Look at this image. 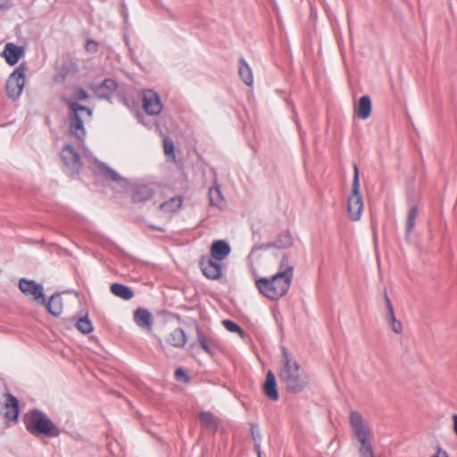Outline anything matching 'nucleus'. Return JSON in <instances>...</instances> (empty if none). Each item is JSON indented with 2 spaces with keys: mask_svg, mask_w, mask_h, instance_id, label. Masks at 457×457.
Instances as JSON below:
<instances>
[{
  "mask_svg": "<svg viewBox=\"0 0 457 457\" xmlns=\"http://www.w3.org/2000/svg\"><path fill=\"white\" fill-rule=\"evenodd\" d=\"M272 264L277 266L275 274L256 278L255 287L262 295L277 301L288 292L293 280L294 267L286 254L274 257Z\"/></svg>",
  "mask_w": 457,
  "mask_h": 457,
  "instance_id": "1",
  "label": "nucleus"
},
{
  "mask_svg": "<svg viewBox=\"0 0 457 457\" xmlns=\"http://www.w3.org/2000/svg\"><path fill=\"white\" fill-rule=\"evenodd\" d=\"M299 369L298 363L290 358L286 349H283V357L278 378L280 382L285 385L286 388L289 391L300 392L308 383L307 378L300 374Z\"/></svg>",
  "mask_w": 457,
  "mask_h": 457,
  "instance_id": "2",
  "label": "nucleus"
},
{
  "mask_svg": "<svg viewBox=\"0 0 457 457\" xmlns=\"http://www.w3.org/2000/svg\"><path fill=\"white\" fill-rule=\"evenodd\" d=\"M24 425L31 434L46 435L51 437H56L60 435L58 428L48 418V416L39 411H31L27 412L23 418Z\"/></svg>",
  "mask_w": 457,
  "mask_h": 457,
  "instance_id": "3",
  "label": "nucleus"
},
{
  "mask_svg": "<svg viewBox=\"0 0 457 457\" xmlns=\"http://www.w3.org/2000/svg\"><path fill=\"white\" fill-rule=\"evenodd\" d=\"M353 171L352 192L347 201V213L351 220L357 221L363 212V201L360 193L359 170L356 164L353 165Z\"/></svg>",
  "mask_w": 457,
  "mask_h": 457,
  "instance_id": "4",
  "label": "nucleus"
},
{
  "mask_svg": "<svg viewBox=\"0 0 457 457\" xmlns=\"http://www.w3.org/2000/svg\"><path fill=\"white\" fill-rule=\"evenodd\" d=\"M68 104L73 112L70 123V131L78 139L82 140L85 137L84 122L91 119L92 111L72 101H69Z\"/></svg>",
  "mask_w": 457,
  "mask_h": 457,
  "instance_id": "5",
  "label": "nucleus"
},
{
  "mask_svg": "<svg viewBox=\"0 0 457 457\" xmlns=\"http://www.w3.org/2000/svg\"><path fill=\"white\" fill-rule=\"evenodd\" d=\"M349 420L353 435L360 444L364 445L371 443L372 433L363 417L357 411H352Z\"/></svg>",
  "mask_w": 457,
  "mask_h": 457,
  "instance_id": "6",
  "label": "nucleus"
},
{
  "mask_svg": "<svg viewBox=\"0 0 457 457\" xmlns=\"http://www.w3.org/2000/svg\"><path fill=\"white\" fill-rule=\"evenodd\" d=\"M25 71L26 68L21 64L9 76L6 81V92L10 98H18L25 85Z\"/></svg>",
  "mask_w": 457,
  "mask_h": 457,
  "instance_id": "7",
  "label": "nucleus"
},
{
  "mask_svg": "<svg viewBox=\"0 0 457 457\" xmlns=\"http://www.w3.org/2000/svg\"><path fill=\"white\" fill-rule=\"evenodd\" d=\"M19 288L24 295L31 297L37 304L43 305L46 303L44 288L41 284L36 283L33 280L21 278Z\"/></svg>",
  "mask_w": 457,
  "mask_h": 457,
  "instance_id": "8",
  "label": "nucleus"
},
{
  "mask_svg": "<svg viewBox=\"0 0 457 457\" xmlns=\"http://www.w3.org/2000/svg\"><path fill=\"white\" fill-rule=\"evenodd\" d=\"M203 274L209 279L216 280L221 277V263L209 256H203L200 260Z\"/></svg>",
  "mask_w": 457,
  "mask_h": 457,
  "instance_id": "9",
  "label": "nucleus"
},
{
  "mask_svg": "<svg viewBox=\"0 0 457 457\" xmlns=\"http://www.w3.org/2000/svg\"><path fill=\"white\" fill-rule=\"evenodd\" d=\"M143 107L150 115H157L162 112V104L159 96L153 90H145L142 94Z\"/></svg>",
  "mask_w": 457,
  "mask_h": 457,
  "instance_id": "10",
  "label": "nucleus"
},
{
  "mask_svg": "<svg viewBox=\"0 0 457 457\" xmlns=\"http://www.w3.org/2000/svg\"><path fill=\"white\" fill-rule=\"evenodd\" d=\"M231 253V247L224 240H215L210 248V256L212 259L221 263Z\"/></svg>",
  "mask_w": 457,
  "mask_h": 457,
  "instance_id": "11",
  "label": "nucleus"
},
{
  "mask_svg": "<svg viewBox=\"0 0 457 457\" xmlns=\"http://www.w3.org/2000/svg\"><path fill=\"white\" fill-rule=\"evenodd\" d=\"M61 157L65 165L72 171H78L80 168V157L71 145H66L62 149Z\"/></svg>",
  "mask_w": 457,
  "mask_h": 457,
  "instance_id": "12",
  "label": "nucleus"
},
{
  "mask_svg": "<svg viewBox=\"0 0 457 457\" xmlns=\"http://www.w3.org/2000/svg\"><path fill=\"white\" fill-rule=\"evenodd\" d=\"M23 47L13 43H7L3 51V57L9 65H15L23 55Z\"/></svg>",
  "mask_w": 457,
  "mask_h": 457,
  "instance_id": "13",
  "label": "nucleus"
},
{
  "mask_svg": "<svg viewBox=\"0 0 457 457\" xmlns=\"http://www.w3.org/2000/svg\"><path fill=\"white\" fill-rule=\"evenodd\" d=\"M134 320L136 324L147 330L151 331L153 328V316L150 312L145 309L138 308L134 312Z\"/></svg>",
  "mask_w": 457,
  "mask_h": 457,
  "instance_id": "14",
  "label": "nucleus"
},
{
  "mask_svg": "<svg viewBox=\"0 0 457 457\" xmlns=\"http://www.w3.org/2000/svg\"><path fill=\"white\" fill-rule=\"evenodd\" d=\"M19 416V401L16 397L11 395H6V402L4 403V417L10 421L17 420Z\"/></svg>",
  "mask_w": 457,
  "mask_h": 457,
  "instance_id": "15",
  "label": "nucleus"
},
{
  "mask_svg": "<svg viewBox=\"0 0 457 457\" xmlns=\"http://www.w3.org/2000/svg\"><path fill=\"white\" fill-rule=\"evenodd\" d=\"M263 391L266 396L270 400L276 401L278 399L276 378L271 370H269L267 373L266 380L263 385Z\"/></svg>",
  "mask_w": 457,
  "mask_h": 457,
  "instance_id": "16",
  "label": "nucleus"
},
{
  "mask_svg": "<svg viewBox=\"0 0 457 457\" xmlns=\"http://www.w3.org/2000/svg\"><path fill=\"white\" fill-rule=\"evenodd\" d=\"M385 300L387 307L386 317L390 324L391 329L396 334H401L403 329V324L401 321L396 320L395 315L394 313L393 304L386 293H385Z\"/></svg>",
  "mask_w": 457,
  "mask_h": 457,
  "instance_id": "17",
  "label": "nucleus"
},
{
  "mask_svg": "<svg viewBox=\"0 0 457 457\" xmlns=\"http://www.w3.org/2000/svg\"><path fill=\"white\" fill-rule=\"evenodd\" d=\"M187 338L182 328L173 329L167 337V343L173 347L182 348L187 344Z\"/></svg>",
  "mask_w": 457,
  "mask_h": 457,
  "instance_id": "18",
  "label": "nucleus"
},
{
  "mask_svg": "<svg viewBox=\"0 0 457 457\" xmlns=\"http://www.w3.org/2000/svg\"><path fill=\"white\" fill-rule=\"evenodd\" d=\"M118 84L112 79H105L100 86H92L91 89L100 97H106L109 94L114 92Z\"/></svg>",
  "mask_w": 457,
  "mask_h": 457,
  "instance_id": "19",
  "label": "nucleus"
},
{
  "mask_svg": "<svg viewBox=\"0 0 457 457\" xmlns=\"http://www.w3.org/2000/svg\"><path fill=\"white\" fill-rule=\"evenodd\" d=\"M370 112L371 101L370 97L367 96H361L355 107L356 115L362 120H366L370 116Z\"/></svg>",
  "mask_w": 457,
  "mask_h": 457,
  "instance_id": "20",
  "label": "nucleus"
},
{
  "mask_svg": "<svg viewBox=\"0 0 457 457\" xmlns=\"http://www.w3.org/2000/svg\"><path fill=\"white\" fill-rule=\"evenodd\" d=\"M47 311L53 316H59L63 311V303L61 295L55 294L52 295L46 305Z\"/></svg>",
  "mask_w": 457,
  "mask_h": 457,
  "instance_id": "21",
  "label": "nucleus"
},
{
  "mask_svg": "<svg viewBox=\"0 0 457 457\" xmlns=\"http://www.w3.org/2000/svg\"><path fill=\"white\" fill-rule=\"evenodd\" d=\"M197 339L205 353L212 354L216 350L217 345L215 340L206 337L201 329H197Z\"/></svg>",
  "mask_w": 457,
  "mask_h": 457,
  "instance_id": "22",
  "label": "nucleus"
},
{
  "mask_svg": "<svg viewBox=\"0 0 457 457\" xmlns=\"http://www.w3.org/2000/svg\"><path fill=\"white\" fill-rule=\"evenodd\" d=\"M111 292L123 300H130L134 296V292L129 287L119 283L112 284Z\"/></svg>",
  "mask_w": 457,
  "mask_h": 457,
  "instance_id": "23",
  "label": "nucleus"
},
{
  "mask_svg": "<svg viewBox=\"0 0 457 457\" xmlns=\"http://www.w3.org/2000/svg\"><path fill=\"white\" fill-rule=\"evenodd\" d=\"M209 199L212 205L222 209L226 205V201L219 187H213L209 190Z\"/></svg>",
  "mask_w": 457,
  "mask_h": 457,
  "instance_id": "24",
  "label": "nucleus"
},
{
  "mask_svg": "<svg viewBox=\"0 0 457 457\" xmlns=\"http://www.w3.org/2000/svg\"><path fill=\"white\" fill-rule=\"evenodd\" d=\"M238 73L242 80L247 85L252 86L253 83V78L252 70L244 59L239 61Z\"/></svg>",
  "mask_w": 457,
  "mask_h": 457,
  "instance_id": "25",
  "label": "nucleus"
},
{
  "mask_svg": "<svg viewBox=\"0 0 457 457\" xmlns=\"http://www.w3.org/2000/svg\"><path fill=\"white\" fill-rule=\"evenodd\" d=\"M183 199L180 196L172 197L160 205L162 211L166 212H175L182 205Z\"/></svg>",
  "mask_w": 457,
  "mask_h": 457,
  "instance_id": "26",
  "label": "nucleus"
},
{
  "mask_svg": "<svg viewBox=\"0 0 457 457\" xmlns=\"http://www.w3.org/2000/svg\"><path fill=\"white\" fill-rule=\"evenodd\" d=\"M199 420L208 428H216L218 426L216 417L210 411H202L199 414Z\"/></svg>",
  "mask_w": 457,
  "mask_h": 457,
  "instance_id": "27",
  "label": "nucleus"
},
{
  "mask_svg": "<svg viewBox=\"0 0 457 457\" xmlns=\"http://www.w3.org/2000/svg\"><path fill=\"white\" fill-rule=\"evenodd\" d=\"M151 196H152V190L147 186L138 187L136 189L134 195H133L134 200L138 201V202L148 200Z\"/></svg>",
  "mask_w": 457,
  "mask_h": 457,
  "instance_id": "28",
  "label": "nucleus"
},
{
  "mask_svg": "<svg viewBox=\"0 0 457 457\" xmlns=\"http://www.w3.org/2000/svg\"><path fill=\"white\" fill-rule=\"evenodd\" d=\"M418 217V208L413 206L410 209L407 215V225H406V233L410 235L415 226V220Z\"/></svg>",
  "mask_w": 457,
  "mask_h": 457,
  "instance_id": "29",
  "label": "nucleus"
},
{
  "mask_svg": "<svg viewBox=\"0 0 457 457\" xmlns=\"http://www.w3.org/2000/svg\"><path fill=\"white\" fill-rule=\"evenodd\" d=\"M77 328L84 334H88L93 331L92 323L87 317L80 318L77 321Z\"/></svg>",
  "mask_w": 457,
  "mask_h": 457,
  "instance_id": "30",
  "label": "nucleus"
},
{
  "mask_svg": "<svg viewBox=\"0 0 457 457\" xmlns=\"http://www.w3.org/2000/svg\"><path fill=\"white\" fill-rule=\"evenodd\" d=\"M222 324L230 332L238 333L239 335L243 334V330L241 329V328L231 320H223Z\"/></svg>",
  "mask_w": 457,
  "mask_h": 457,
  "instance_id": "31",
  "label": "nucleus"
},
{
  "mask_svg": "<svg viewBox=\"0 0 457 457\" xmlns=\"http://www.w3.org/2000/svg\"><path fill=\"white\" fill-rule=\"evenodd\" d=\"M359 453L361 457H374L371 443L361 445Z\"/></svg>",
  "mask_w": 457,
  "mask_h": 457,
  "instance_id": "32",
  "label": "nucleus"
},
{
  "mask_svg": "<svg viewBox=\"0 0 457 457\" xmlns=\"http://www.w3.org/2000/svg\"><path fill=\"white\" fill-rule=\"evenodd\" d=\"M163 150L167 155H172V157H174V145L171 140L164 138Z\"/></svg>",
  "mask_w": 457,
  "mask_h": 457,
  "instance_id": "33",
  "label": "nucleus"
},
{
  "mask_svg": "<svg viewBox=\"0 0 457 457\" xmlns=\"http://www.w3.org/2000/svg\"><path fill=\"white\" fill-rule=\"evenodd\" d=\"M73 96L77 100H85L88 97L87 91L81 87H76L73 90Z\"/></svg>",
  "mask_w": 457,
  "mask_h": 457,
  "instance_id": "34",
  "label": "nucleus"
},
{
  "mask_svg": "<svg viewBox=\"0 0 457 457\" xmlns=\"http://www.w3.org/2000/svg\"><path fill=\"white\" fill-rule=\"evenodd\" d=\"M280 246H287L291 245V237L289 234L282 235L277 241Z\"/></svg>",
  "mask_w": 457,
  "mask_h": 457,
  "instance_id": "35",
  "label": "nucleus"
},
{
  "mask_svg": "<svg viewBox=\"0 0 457 457\" xmlns=\"http://www.w3.org/2000/svg\"><path fill=\"white\" fill-rule=\"evenodd\" d=\"M98 49V44L92 39L87 40L86 44V50L89 53H96Z\"/></svg>",
  "mask_w": 457,
  "mask_h": 457,
  "instance_id": "36",
  "label": "nucleus"
},
{
  "mask_svg": "<svg viewBox=\"0 0 457 457\" xmlns=\"http://www.w3.org/2000/svg\"><path fill=\"white\" fill-rule=\"evenodd\" d=\"M175 378L177 380H182V381H185L187 379V376L182 369H178L175 371Z\"/></svg>",
  "mask_w": 457,
  "mask_h": 457,
  "instance_id": "37",
  "label": "nucleus"
},
{
  "mask_svg": "<svg viewBox=\"0 0 457 457\" xmlns=\"http://www.w3.org/2000/svg\"><path fill=\"white\" fill-rule=\"evenodd\" d=\"M433 457H448V454L446 453V452L438 449L436 453Z\"/></svg>",
  "mask_w": 457,
  "mask_h": 457,
  "instance_id": "38",
  "label": "nucleus"
},
{
  "mask_svg": "<svg viewBox=\"0 0 457 457\" xmlns=\"http://www.w3.org/2000/svg\"><path fill=\"white\" fill-rule=\"evenodd\" d=\"M453 430H454V433L457 436V414H454L453 416Z\"/></svg>",
  "mask_w": 457,
  "mask_h": 457,
  "instance_id": "39",
  "label": "nucleus"
},
{
  "mask_svg": "<svg viewBox=\"0 0 457 457\" xmlns=\"http://www.w3.org/2000/svg\"><path fill=\"white\" fill-rule=\"evenodd\" d=\"M112 179H113L114 180H118V179H119V176H118L117 174L113 173V175H112Z\"/></svg>",
  "mask_w": 457,
  "mask_h": 457,
  "instance_id": "40",
  "label": "nucleus"
},
{
  "mask_svg": "<svg viewBox=\"0 0 457 457\" xmlns=\"http://www.w3.org/2000/svg\"><path fill=\"white\" fill-rule=\"evenodd\" d=\"M71 70H72L73 71H77V67H76V65L72 64V65H71Z\"/></svg>",
  "mask_w": 457,
  "mask_h": 457,
  "instance_id": "41",
  "label": "nucleus"
},
{
  "mask_svg": "<svg viewBox=\"0 0 457 457\" xmlns=\"http://www.w3.org/2000/svg\"><path fill=\"white\" fill-rule=\"evenodd\" d=\"M258 455H259V457H261V453H260V452L258 453Z\"/></svg>",
  "mask_w": 457,
  "mask_h": 457,
  "instance_id": "42",
  "label": "nucleus"
}]
</instances>
